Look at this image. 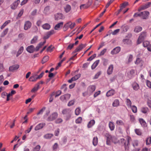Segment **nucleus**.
<instances>
[{
    "instance_id": "5",
    "label": "nucleus",
    "mask_w": 151,
    "mask_h": 151,
    "mask_svg": "<svg viewBox=\"0 0 151 151\" xmlns=\"http://www.w3.org/2000/svg\"><path fill=\"white\" fill-rule=\"evenodd\" d=\"M58 113L57 112L52 113L47 118L48 121H53L55 120L58 117Z\"/></svg>"
},
{
    "instance_id": "24",
    "label": "nucleus",
    "mask_w": 151,
    "mask_h": 151,
    "mask_svg": "<svg viewBox=\"0 0 151 151\" xmlns=\"http://www.w3.org/2000/svg\"><path fill=\"white\" fill-rule=\"evenodd\" d=\"M40 85V83H37L36 85L35 86L31 91V92H34L37 91L39 88Z\"/></svg>"
},
{
    "instance_id": "56",
    "label": "nucleus",
    "mask_w": 151,
    "mask_h": 151,
    "mask_svg": "<svg viewBox=\"0 0 151 151\" xmlns=\"http://www.w3.org/2000/svg\"><path fill=\"white\" fill-rule=\"evenodd\" d=\"M133 17H139L141 18V12H137V13H135L133 15Z\"/></svg>"
},
{
    "instance_id": "42",
    "label": "nucleus",
    "mask_w": 151,
    "mask_h": 151,
    "mask_svg": "<svg viewBox=\"0 0 151 151\" xmlns=\"http://www.w3.org/2000/svg\"><path fill=\"white\" fill-rule=\"evenodd\" d=\"M139 121L140 124L143 127H145L146 126V122L142 119H139Z\"/></svg>"
},
{
    "instance_id": "41",
    "label": "nucleus",
    "mask_w": 151,
    "mask_h": 151,
    "mask_svg": "<svg viewBox=\"0 0 151 151\" xmlns=\"http://www.w3.org/2000/svg\"><path fill=\"white\" fill-rule=\"evenodd\" d=\"M149 109L147 107H143L141 108V112L144 114H146L148 111Z\"/></svg>"
},
{
    "instance_id": "19",
    "label": "nucleus",
    "mask_w": 151,
    "mask_h": 151,
    "mask_svg": "<svg viewBox=\"0 0 151 151\" xmlns=\"http://www.w3.org/2000/svg\"><path fill=\"white\" fill-rule=\"evenodd\" d=\"M38 79L37 75H34L30 77L29 80L32 82L36 81Z\"/></svg>"
},
{
    "instance_id": "50",
    "label": "nucleus",
    "mask_w": 151,
    "mask_h": 151,
    "mask_svg": "<svg viewBox=\"0 0 151 151\" xmlns=\"http://www.w3.org/2000/svg\"><path fill=\"white\" fill-rule=\"evenodd\" d=\"M81 112V109L79 107L77 108L75 110V114L76 115H79Z\"/></svg>"
},
{
    "instance_id": "23",
    "label": "nucleus",
    "mask_w": 151,
    "mask_h": 151,
    "mask_svg": "<svg viewBox=\"0 0 151 151\" xmlns=\"http://www.w3.org/2000/svg\"><path fill=\"white\" fill-rule=\"evenodd\" d=\"M24 50V47L21 46L19 49L18 52H17L16 57H18L19 55L21 54Z\"/></svg>"
},
{
    "instance_id": "26",
    "label": "nucleus",
    "mask_w": 151,
    "mask_h": 151,
    "mask_svg": "<svg viewBox=\"0 0 151 151\" xmlns=\"http://www.w3.org/2000/svg\"><path fill=\"white\" fill-rule=\"evenodd\" d=\"M43 28L46 30H49L50 28V25L48 23H45L42 26Z\"/></svg>"
},
{
    "instance_id": "39",
    "label": "nucleus",
    "mask_w": 151,
    "mask_h": 151,
    "mask_svg": "<svg viewBox=\"0 0 151 151\" xmlns=\"http://www.w3.org/2000/svg\"><path fill=\"white\" fill-rule=\"evenodd\" d=\"M123 42L124 44L127 45H129L131 43V41L128 39H125L123 40Z\"/></svg>"
},
{
    "instance_id": "6",
    "label": "nucleus",
    "mask_w": 151,
    "mask_h": 151,
    "mask_svg": "<svg viewBox=\"0 0 151 151\" xmlns=\"http://www.w3.org/2000/svg\"><path fill=\"white\" fill-rule=\"evenodd\" d=\"M151 5V3L150 2H148L146 3L145 4L142 5L141 7H140L138 9V11H141L142 10H144L146 9L147 8H148Z\"/></svg>"
},
{
    "instance_id": "47",
    "label": "nucleus",
    "mask_w": 151,
    "mask_h": 151,
    "mask_svg": "<svg viewBox=\"0 0 151 151\" xmlns=\"http://www.w3.org/2000/svg\"><path fill=\"white\" fill-rule=\"evenodd\" d=\"M128 5V3L127 2H125L121 4L120 8L123 9L125 7Z\"/></svg>"
},
{
    "instance_id": "38",
    "label": "nucleus",
    "mask_w": 151,
    "mask_h": 151,
    "mask_svg": "<svg viewBox=\"0 0 151 151\" xmlns=\"http://www.w3.org/2000/svg\"><path fill=\"white\" fill-rule=\"evenodd\" d=\"M98 138L97 137L93 138V145L94 146H96L98 144Z\"/></svg>"
},
{
    "instance_id": "48",
    "label": "nucleus",
    "mask_w": 151,
    "mask_h": 151,
    "mask_svg": "<svg viewBox=\"0 0 151 151\" xmlns=\"http://www.w3.org/2000/svg\"><path fill=\"white\" fill-rule=\"evenodd\" d=\"M90 6V5L86 4H82L80 6V9H86Z\"/></svg>"
},
{
    "instance_id": "54",
    "label": "nucleus",
    "mask_w": 151,
    "mask_h": 151,
    "mask_svg": "<svg viewBox=\"0 0 151 151\" xmlns=\"http://www.w3.org/2000/svg\"><path fill=\"white\" fill-rule=\"evenodd\" d=\"M61 89L63 90L64 92H65L67 90L66 84H63L61 87Z\"/></svg>"
},
{
    "instance_id": "11",
    "label": "nucleus",
    "mask_w": 151,
    "mask_h": 151,
    "mask_svg": "<svg viewBox=\"0 0 151 151\" xmlns=\"http://www.w3.org/2000/svg\"><path fill=\"white\" fill-rule=\"evenodd\" d=\"M31 25L32 23L29 21L25 22L24 26V29L25 30H27L29 29L31 27Z\"/></svg>"
},
{
    "instance_id": "34",
    "label": "nucleus",
    "mask_w": 151,
    "mask_h": 151,
    "mask_svg": "<svg viewBox=\"0 0 151 151\" xmlns=\"http://www.w3.org/2000/svg\"><path fill=\"white\" fill-rule=\"evenodd\" d=\"M9 30V29L6 28L5 30H4L3 32L1 33V37H4L5 35H6L8 32Z\"/></svg>"
},
{
    "instance_id": "36",
    "label": "nucleus",
    "mask_w": 151,
    "mask_h": 151,
    "mask_svg": "<svg viewBox=\"0 0 151 151\" xmlns=\"http://www.w3.org/2000/svg\"><path fill=\"white\" fill-rule=\"evenodd\" d=\"M50 7L49 6H46L44 10V12L46 14H47L50 13Z\"/></svg>"
},
{
    "instance_id": "63",
    "label": "nucleus",
    "mask_w": 151,
    "mask_h": 151,
    "mask_svg": "<svg viewBox=\"0 0 151 151\" xmlns=\"http://www.w3.org/2000/svg\"><path fill=\"white\" fill-rule=\"evenodd\" d=\"M51 36V35L48 32L47 33L46 35L44 37L43 39H48Z\"/></svg>"
},
{
    "instance_id": "43",
    "label": "nucleus",
    "mask_w": 151,
    "mask_h": 151,
    "mask_svg": "<svg viewBox=\"0 0 151 151\" xmlns=\"http://www.w3.org/2000/svg\"><path fill=\"white\" fill-rule=\"evenodd\" d=\"M38 37L37 36L34 37L31 41V43L33 44L36 42L38 39Z\"/></svg>"
},
{
    "instance_id": "15",
    "label": "nucleus",
    "mask_w": 151,
    "mask_h": 151,
    "mask_svg": "<svg viewBox=\"0 0 151 151\" xmlns=\"http://www.w3.org/2000/svg\"><path fill=\"white\" fill-rule=\"evenodd\" d=\"M121 50L119 47H117L114 48L111 52V53L112 55L115 54L119 53Z\"/></svg>"
},
{
    "instance_id": "28",
    "label": "nucleus",
    "mask_w": 151,
    "mask_h": 151,
    "mask_svg": "<svg viewBox=\"0 0 151 151\" xmlns=\"http://www.w3.org/2000/svg\"><path fill=\"white\" fill-rule=\"evenodd\" d=\"M71 7L70 5L68 4L66 5L64 7V10L66 13L69 12L71 9Z\"/></svg>"
},
{
    "instance_id": "52",
    "label": "nucleus",
    "mask_w": 151,
    "mask_h": 151,
    "mask_svg": "<svg viewBox=\"0 0 151 151\" xmlns=\"http://www.w3.org/2000/svg\"><path fill=\"white\" fill-rule=\"evenodd\" d=\"M149 45V42L147 41H145L143 43V46L145 47H147Z\"/></svg>"
},
{
    "instance_id": "3",
    "label": "nucleus",
    "mask_w": 151,
    "mask_h": 151,
    "mask_svg": "<svg viewBox=\"0 0 151 151\" xmlns=\"http://www.w3.org/2000/svg\"><path fill=\"white\" fill-rule=\"evenodd\" d=\"M147 35V34L145 31H143L142 32L137 41V43L139 44L141 43L146 38Z\"/></svg>"
},
{
    "instance_id": "60",
    "label": "nucleus",
    "mask_w": 151,
    "mask_h": 151,
    "mask_svg": "<svg viewBox=\"0 0 151 151\" xmlns=\"http://www.w3.org/2000/svg\"><path fill=\"white\" fill-rule=\"evenodd\" d=\"M107 51V49L106 48L102 50L100 52V53L99 54V55L100 56L103 55H104L105 53Z\"/></svg>"
},
{
    "instance_id": "49",
    "label": "nucleus",
    "mask_w": 151,
    "mask_h": 151,
    "mask_svg": "<svg viewBox=\"0 0 151 151\" xmlns=\"http://www.w3.org/2000/svg\"><path fill=\"white\" fill-rule=\"evenodd\" d=\"M135 132L138 135H141L142 134V132L140 129H135Z\"/></svg>"
},
{
    "instance_id": "21",
    "label": "nucleus",
    "mask_w": 151,
    "mask_h": 151,
    "mask_svg": "<svg viewBox=\"0 0 151 151\" xmlns=\"http://www.w3.org/2000/svg\"><path fill=\"white\" fill-rule=\"evenodd\" d=\"M63 24V22H61L57 24L54 27V29L56 30H58L61 27H62Z\"/></svg>"
},
{
    "instance_id": "31",
    "label": "nucleus",
    "mask_w": 151,
    "mask_h": 151,
    "mask_svg": "<svg viewBox=\"0 0 151 151\" xmlns=\"http://www.w3.org/2000/svg\"><path fill=\"white\" fill-rule=\"evenodd\" d=\"M132 144L134 148H136L138 145V142L137 140H134L132 141Z\"/></svg>"
},
{
    "instance_id": "33",
    "label": "nucleus",
    "mask_w": 151,
    "mask_h": 151,
    "mask_svg": "<svg viewBox=\"0 0 151 151\" xmlns=\"http://www.w3.org/2000/svg\"><path fill=\"white\" fill-rule=\"evenodd\" d=\"M142 29V28L139 26H136L134 30L135 32L138 33L141 31Z\"/></svg>"
},
{
    "instance_id": "37",
    "label": "nucleus",
    "mask_w": 151,
    "mask_h": 151,
    "mask_svg": "<svg viewBox=\"0 0 151 151\" xmlns=\"http://www.w3.org/2000/svg\"><path fill=\"white\" fill-rule=\"evenodd\" d=\"M116 124L119 126H122L124 125V123L121 120H117L116 122Z\"/></svg>"
},
{
    "instance_id": "29",
    "label": "nucleus",
    "mask_w": 151,
    "mask_h": 151,
    "mask_svg": "<svg viewBox=\"0 0 151 151\" xmlns=\"http://www.w3.org/2000/svg\"><path fill=\"white\" fill-rule=\"evenodd\" d=\"M53 136V134H52L48 133L45 135L44 138L46 139H50Z\"/></svg>"
},
{
    "instance_id": "1",
    "label": "nucleus",
    "mask_w": 151,
    "mask_h": 151,
    "mask_svg": "<svg viewBox=\"0 0 151 151\" xmlns=\"http://www.w3.org/2000/svg\"><path fill=\"white\" fill-rule=\"evenodd\" d=\"M131 139L130 137H128L127 138L126 140L124 138H122L119 140V142L120 144L124 146L125 151H128L129 149V142Z\"/></svg>"
},
{
    "instance_id": "62",
    "label": "nucleus",
    "mask_w": 151,
    "mask_h": 151,
    "mask_svg": "<svg viewBox=\"0 0 151 151\" xmlns=\"http://www.w3.org/2000/svg\"><path fill=\"white\" fill-rule=\"evenodd\" d=\"M63 120L60 118H58L55 121V122L56 124H59L62 122Z\"/></svg>"
},
{
    "instance_id": "57",
    "label": "nucleus",
    "mask_w": 151,
    "mask_h": 151,
    "mask_svg": "<svg viewBox=\"0 0 151 151\" xmlns=\"http://www.w3.org/2000/svg\"><path fill=\"white\" fill-rule=\"evenodd\" d=\"M41 148V147L40 145L36 146L33 149V151H39Z\"/></svg>"
},
{
    "instance_id": "18",
    "label": "nucleus",
    "mask_w": 151,
    "mask_h": 151,
    "mask_svg": "<svg viewBox=\"0 0 151 151\" xmlns=\"http://www.w3.org/2000/svg\"><path fill=\"white\" fill-rule=\"evenodd\" d=\"M144 62L141 59L137 58L136 61L135 62V63L137 65H139L141 66H142Z\"/></svg>"
},
{
    "instance_id": "2",
    "label": "nucleus",
    "mask_w": 151,
    "mask_h": 151,
    "mask_svg": "<svg viewBox=\"0 0 151 151\" xmlns=\"http://www.w3.org/2000/svg\"><path fill=\"white\" fill-rule=\"evenodd\" d=\"M106 137V143L107 145H110L111 142H112L114 144H116L118 141L116 140V141H114V139H116V137H112L110 134L109 133H106L105 135Z\"/></svg>"
},
{
    "instance_id": "12",
    "label": "nucleus",
    "mask_w": 151,
    "mask_h": 151,
    "mask_svg": "<svg viewBox=\"0 0 151 151\" xmlns=\"http://www.w3.org/2000/svg\"><path fill=\"white\" fill-rule=\"evenodd\" d=\"M45 124L44 123H40L37 125L35 128V131H37L42 129L45 125Z\"/></svg>"
},
{
    "instance_id": "55",
    "label": "nucleus",
    "mask_w": 151,
    "mask_h": 151,
    "mask_svg": "<svg viewBox=\"0 0 151 151\" xmlns=\"http://www.w3.org/2000/svg\"><path fill=\"white\" fill-rule=\"evenodd\" d=\"M81 76L80 74H78L74 76L72 78L74 81H76Z\"/></svg>"
},
{
    "instance_id": "22",
    "label": "nucleus",
    "mask_w": 151,
    "mask_h": 151,
    "mask_svg": "<svg viewBox=\"0 0 151 151\" xmlns=\"http://www.w3.org/2000/svg\"><path fill=\"white\" fill-rule=\"evenodd\" d=\"M46 43V41H45L43 42H40L37 46L35 48L36 51H38L39 49L43 45Z\"/></svg>"
},
{
    "instance_id": "46",
    "label": "nucleus",
    "mask_w": 151,
    "mask_h": 151,
    "mask_svg": "<svg viewBox=\"0 0 151 151\" xmlns=\"http://www.w3.org/2000/svg\"><path fill=\"white\" fill-rule=\"evenodd\" d=\"M126 104L128 107H131L132 105V102L130 100L128 99H127L126 100Z\"/></svg>"
},
{
    "instance_id": "25",
    "label": "nucleus",
    "mask_w": 151,
    "mask_h": 151,
    "mask_svg": "<svg viewBox=\"0 0 151 151\" xmlns=\"http://www.w3.org/2000/svg\"><path fill=\"white\" fill-rule=\"evenodd\" d=\"M132 87L133 89L137 91L139 88V85L136 83H134L132 84Z\"/></svg>"
},
{
    "instance_id": "16",
    "label": "nucleus",
    "mask_w": 151,
    "mask_h": 151,
    "mask_svg": "<svg viewBox=\"0 0 151 151\" xmlns=\"http://www.w3.org/2000/svg\"><path fill=\"white\" fill-rule=\"evenodd\" d=\"M19 67V65L18 64L13 65L9 67V70L10 71H13L15 70L18 69Z\"/></svg>"
},
{
    "instance_id": "27",
    "label": "nucleus",
    "mask_w": 151,
    "mask_h": 151,
    "mask_svg": "<svg viewBox=\"0 0 151 151\" xmlns=\"http://www.w3.org/2000/svg\"><path fill=\"white\" fill-rule=\"evenodd\" d=\"M95 123V120L93 119L91 120L88 124V127L90 128L93 126Z\"/></svg>"
},
{
    "instance_id": "17",
    "label": "nucleus",
    "mask_w": 151,
    "mask_h": 151,
    "mask_svg": "<svg viewBox=\"0 0 151 151\" xmlns=\"http://www.w3.org/2000/svg\"><path fill=\"white\" fill-rule=\"evenodd\" d=\"M114 68V66L113 65H110L107 69V73L109 75H110L112 74L113 70Z\"/></svg>"
},
{
    "instance_id": "64",
    "label": "nucleus",
    "mask_w": 151,
    "mask_h": 151,
    "mask_svg": "<svg viewBox=\"0 0 151 151\" xmlns=\"http://www.w3.org/2000/svg\"><path fill=\"white\" fill-rule=\"evenodd\" d=\"M146 83L147 86L150 88H151V82L148 80H147Z\"/></svg>"
},
{
    "instance_id": "10",
    "label": "nucleus",
    "mask_w": 151,
    "mask_h": 151,
    "mask_svg": "<svg viewBox=\"0 0 151 151\" xmlns=\"http://www.w3.org/2000/svg\"><path fill=\"white\" fill-rule=\"evenodd\" d=\"M65 17L61 13H57L55 15V19L56 20L63 19Z\"/></svg>"
},
{
    "instance_id": "53",
    "label": "nucleus",
    "mask_w": 151,
    "mask_h": 151,
    "mask_svg": "<svg viewBox=\"0 0 151 151\" xmlns=\"http://www.w3.org/2000/svg\"><path fill=\"white\" fill-rule=\"evenodd\" d=\"M82 120V117H79L76 120V123L77 124L81 123V122Z\"/></svg>"
},
{
    "instance_id": "35",
    "label": "nucleus",
    "mask_w": 151,
    "mask_h": 151,
    "mask_svg": "<svg viewBox=\"0 0 151 151\" xmlns=\"http://www.w3.org/2000/svg\"><path fill=\"white\" fill-rule=\"evenodd\" d=\"M109 127L111 131H113L114 129L115 125L114 123L110 122L109 123Z\"/></svg>"
},
{
    "instance_id": "40",
    "label": "nucleus",
    "mask_w": 151,
    "mask_h": 151,
    "mask_svg": "<svg viewBox=\"0 0 151 151\" xmlns=\"http://www.w3.org/2000/svg\"><path fill=\"white\" fill-rule=\"evenodd\" d=\"M119 105V101L118 99H116L113 102L112 105L113 106L116 107Z\"/></svg>"
},
{
    "instance_id": "61",
    "label": "nucleus",
    "mask_w": 151,
    "mask_h": 151,
    "mask_svg": "<svg viewBox=\"0 0 151 151\" xmlns=\"http://www.w3.org/2000/svg\"><path fill=\"white\" fill-rule=\"evenodd\" d=\"M96 56V54H94L93 55L91 56L90 58L88 59L87 61H91L93 60Z\"/></svg>"
},
{
    "instance_id": "44",
    "label": "nucleus",
    "mask_w": 151,
    "mask_h": 151,
    "mask_svg": "<svg viewBox=\"0 0 151 151\" xmlns=\"http://www.w3.org/2000/svg\"><path fill=\"white\" fill-rule=\"evenodd\" d=\"M49 57L48 56H45L43 58L42 61V64H44L45 63L48 61L49 59Z\"/></svg>"
},
{
    "instance_id": "7",
    "label": "nucleus",
    "mask_w": 151,
    "mask_h": 151,
    "mask_svg": "<svg viewBox=\"0 0 151 151\" xmlns=\"http://www.w3.org/2000/svg\"><path fill=\"white\" fill-rule=\"evenodd\" d=\"M141 19H146L148 18L150 14V13L149 12L147 11H144L141 12Z\"/></svg>"
},
{
    "instance_id": "14",
    "label": "nucleus",
    "mask_w": 151,
    "mask_h": 151,
    "mask_svg": "<svg viewBox=\"0 0 151 151\" xmlns=\"http://www.w3.org/2000/svg\"><path fill=\"white\" fill-rule=\"evenodd\" d=\"M35 50V49L34 46L33 45L29 46L26 48L27 51L30 53L33 52Z\"/></svg>"
},
{
    "instance_id": "8",
    "label": "nucleus",
    "mask_w": 151,
    "mask_h": 151,
    "mask_svg": "<svg viewBox=\"0 0 151 151\" xmlns=\"http://www.w3.org/2000/svg\"><path fill=\"white\" fill-rule=\"evenodd\" d=\"M20 3V0H17V1H15L10 5L11 8L13 10L16 9Z\"/></svg>"
},
{
    "instance_id": "51",
    "label": "nucleus",
    "mask_w": 151,
    "mask_h": 151,
    "mask_svg": "<svg viewBox=\"0 0 151 151\" xmlns=\"http://www.w3.org/2000/svg\"><path fill=\"white\" fill-rule=\"evenodd\" d=\"M131 109L132 110V111L134 113H136L137 112V107L135 106H133L131 107Z\"/></svg>"
},
{
    "instance_id": "9",
    "label": "nucleus",
    "mask_w": 151,
    "mask_h": 151,
    "mask_svg": "<svg viewBox=\"0 0 151 151\" xmlns=\"http://www.w3.org/2000/svg\"><path fill=\"white\" fill-rule=\"evenodd\" d=\"M86 45V44H81L75 50L74 52L75 53L78 52L81 50L83 48H84Z\"/></svg>"
},
{
    "instance_id": "59",
    "label": "nucleus",
    "mask_w": 151,
    "mask_h": 151,
    "mask_svg": "<svg viewBox=\"0 0 151 151\" xmlns=\"http://www.w3.org/2000/svg\"><path fill=\"white\" fill-rule=\"evenodd\" d=\"M151 143V137L147 138L146 140V144L147 145H150Z\"/></svg>"
},
{
    "instance_id": "4",
    "label": "nucleus",
    "mask_w": 151,
    "mask_h": 151,
    "mask_svg": "<svg viewBox=\"0 0 151 151\" xmlns=\"http://www.w3.org/2000/svg\"><path fill=\"white\" fill-rule=\"evenodd\" d=\"M62 113L66 115V119L68 120L71 117V111L69 109H63L62 111Z\"/></svg>"
},
{
    "instance_id": "13",
    "label": "nucleus",
    "mask_w": 151,
    "mask_h": 151,
    "mask_svg": "<svg viewBox=\"0 0 151 151\" xmlns=\"http://www.w3.org/2000/svg\"><path fill=\"white\" fill-rule=\"evenodd\" d=\"M96 89V87L94 85L89 86L87 89V92L91 94L94 92Z\"/></svg>"
},
{
    "instance_id": "20",
    "label": "nucleus",
    "mask_w": 151,
    "mask_h": 151,
    "mask_svg": "<svg viewBox=\"0 0 151 151\" xmlns=\"http://www.w3.org/2000/svg\"><path fill=\"white\" fill-rule=\"evenodd\" d=\"M115 93V91L113 89H111L106 94V96L107 97L112 96Z\"/></svg>"
},
{
    "instance_id": "30",
    "label": "nucleus",
    "mask_w": 151,
    "mask_h": 151,
    "mask_svg": "<svg viewBox=\"0 0 151 151\" xmlns=\"http://www.w3.org/2000/svg\"><path fill=\"white\" fill-rule=\"evenodd\" d=\"M11 22L10 20H8L6 21L3 24L1 27L0 28L2 29H4L6 26Z\"/></svg>"
},
{
    "instance_id": "58",
    "label": "nucleus",
    "mask_w": 151,
    "mask_h": 151,
    "mask_svg": "<svg viewBox=\"0 0 151 151\" xmlns=\"http://www.w3.org/2000/svg\"><path fill=\"white\" fill-rule=\"evenodd\" d=\"M135 73V70L133 69H132L128 74L129 76L131 77H132Z\"/></svg>"
},
{
    "instance_id": "32",
    "label": "nucleus",
    "mask_w": 151,
    "mask_h": 151,
    "mask_svg": "<svg viewBox=\"0 0 151 151\" xmlns=\"http://www.w3.org/2000/svg\"><path fill=\"white\" fill-rule=\"evenodd\" d=\"M99 62V60H97L91 66V68L92 69H94L98 65Z\"/></svg>"
},
{
    "instance_id": "45",
    "label": "nucleus",
    "mask_w": 151,
    "mask_h": 151,
    "mask_svg": "<svg viewBox=\"0 0 151 151\" xmlns=\"http://www.w3.org/2000/svg\"><path fill=\"white\" fill-rule=\"evenodd\" d=\"M121 27L122 28L123 31L124 32H127L129 29V27L127 25L125 26L123 25Z\"/></svg>"
}]
</instances>
